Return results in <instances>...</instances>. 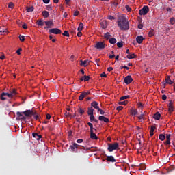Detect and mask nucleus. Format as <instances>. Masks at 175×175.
<instances>
[{
	"instance_id": "obj_9",
	"label": "nucleus",
	"mask_w": 175,
	"mask_h": 175,
	"mask_svg": "<svg viewBox=\"0 0 175 175\" xmlns=\"http://www.w3.org/2000/svg\"><path fill=\"white\" fill-rule=\"evenodd\" d=\"M33 112V111L29 109L23 111V114H24L26 117H31L33 114H35Z\"/></svg>"
},
{
	"instance_id": "obj_7",
	"label": "nucleus",
	"mask_w": 175,
	"mask_h": 175,
	"mask_svg": "<svg viewBox=\"0 0 175 175\" xmlns=\"http://www.w3.org/2000/svg\"><path fill=\"white\" fill-rule=\"evenodd\" d=\"M81 147L80 145L77 144V143H73L72 145L70 146V150H72V152H77V148Z\"/></svg>"
},
{
	"instance_id": "obj_41",
	"label": "nucleus",
	"mask_w": 175,
	"mask_h": 175,
	"mask_svg": "<svg viewBox=\"0 0 175 175\" xmlns=\"http://www.w3.org/2000/svg\"><path fill=\"white\" fill-rule=\"evenodd\" d=\"M107 18L108 20H116V18H115L114 16H111V15H108V16H107Z\"/></svg>"
},
{
	"instance_id": "obj_36",
	"label": "nucleus",
	"mask_w": 175,
	"mask_h": 175,
	"mask_svg": "<svg viewBox=\"0 0 175 175\" xmlns=\"http://www.w3.org/2000/svg\"><path fill=\"white\" fill-rule=\"evenodd\" d=\"M159 140H161V142H163L165 140V135L163 134H160L159 136Z\"/></svg>"
},
{
	"instance_id": "obj_39",
	"label": "nucleus",
	"mask_w": 175,
	"mask_h": 175,
	"mask_svg": "<svg viewBox=\"0 0 175 175\" xmlns=\"http://www.w3.org/2000/svg\"><path fill=\"white\" fill-rule=\"evenodd\" d=\"M8 8H10V9H14V4L12 2L9 3Z\"/></svg>"
},
{
	"instance_id": "obj_29",
	"label": "nucleus",
	"mask_w": 175,
	"mask_h": 175,
	"mask_svg": "<svg viewBox=\"0 0 175 175\" xmlns=\"http://www.w3.org/2000/svg\"><path fill=\"white\" fill-rule=\"evenodd\" d=\"M111 38V36L110 35V33L107 32L106 33L104 34V39H107L108 40V39Z\"/></svg>"
},
{
	"instance_id": "obj_42",
	"label": "nucleus",
	"mask_w": 175,
	"mask_h": 175,
	"mask_svg": "<svg viewBox=\"0 0 175 175\" xmlns=\"http://www.w3.org/2000/svg\"><path fill=\"white\" fill-rule=\"evenodd\" d=\"M168 111L170 113H173V111H174L173 106H168Z\"/></svg>"
},
{
	"instance_id": "obj_15",
	"label": "nucleus",
	"mask_w": 175,
	"mask_h": 175,
	"mask_svg": "<svg viewBox=\"0 0 175 175\" xmlns=\"http://www.w3.org/2000/svg\"><path fill=\"white\" fill-rule=\"evenodd\" d=\"M106 161H107V162H116V159H114V157L113 156H107Z\"/></svg>"
},
{
	"instance_id": "obj_26",
	"label": "nucleus",
	"mask_w": 175,
	"mask_h": 175,
	"mask_svg": "<svg viewBox=\"0 0 175 175\" xmlns=\"http://www.w3.org/2000/svg\"><path fill=\"white\" fill-rule=\"evenodd\" d=\"M109 42L111 44H116V43H117V40L115 38H109Z\"/></svg>"
},
{
	"instance_id": "obj_54",
	"label": "nucleus",
	"mask_w": 175,
	"mask_h": 175,
	"mask_svg": "<svg viewBox=\"0 0 175 175\" xmlns=\"http://www.w3.org/2000/svg\"><path fill=\"white\" fill-rule=\"evenodd\" d=\"M22 27L23 28V29H28V25H27V24L24 23L22 25Z\"/></svg>"
},
{
	"instance_id": "obj_47",
	"label": "nucleus",
	"mask_w": 175,
	"mask_h": 175,
	"mask_svg": "<svg viewBox=\"0 0 175 175\" xmlns=\"http://www.w3.org/2000/svg\"><path fill=\"white\" fill-rule=\"evenodd\" d=\"M125 8L126 9L127 12H132V8H131V7H129V5H126L125 6Z\"/></svg>"
},
{
	"instance_id": "obj_56",
	"label": "nucleus",
	"mask_w": 175,
	"mask_h": 175,
	"mask_svg": "<svg viewBox=\"0 0 175 175\" xmlns=\"http://www.w3.org/2000/svg\"><path fill=\"white\" fill-rule=\"evenodd\" d=\"M140 167H141V169L144 170V169H146V164H141L140 165Z\"/></svg>"
},
{
	"instance_id": "obj_12",
	"label": "nucleus",
	"mask_w": 175,
	"mask_h": 175,
	"mask_svg": "<svg viewBox=\"0 0 175 175\" xmlns=\"http://www.w3.org/2000/svg\"><path fill=\"white\" fill-rule=\"evenodd\" d=\"M91 107H94V109H96V110H98L100 108H99V103H98V102L96 101H93L92 103H91Z\"/></svg>"
},
{
	"instance_id": "obj_8",
	"label": "nucleus",
	"mask_w": 175,
	"mask_h": 175,
	"mask_svg": "<svg viewBox=\"0 0 175 175\" xmlns=\"http://www.w3.org/2000/svg\"><path fill=\"white\" fill-rule=\"evenodd\" d=\"M133 81V79H132V76L128 75L124 78V83L125 84H131Z\"/></svg>"
},
{
	"instance_id": "obj_53",
	"label": "nucleus",
	"mask_w": 175,
	"mask_h": 175,
	"mask_svg": "<svg viewBox=\"0 0 175 175\" xmlns=\"http://www.w3.org/2000/svg\"><path fill=\"white\" fill-rule=\"evenodd\" d=\"M122 109H124V107H122V106H118V107L116 108V110H118V111H120L122 110Z\"/></svg>"
},
{
	"instance_id": "obj_28",
	"label": "nucleus",
	"mask_w": 175,
	"mask_h": 175,
	"mask_svg": "<svg viewBox=\"0 0 175 175\" xmlns=\"http://www.w3.org/2000/svg\"><path fill=\"white\" fill-rule=\"evenodd\" d=\"M84 98H85V95L84 94V92H81L79 97V100H83Z\"/></svg>"
},
{
	"instance_id": "obj_57",
	"label": "nucleus",
	"mask_w": 175,
	"mask_h": 175,
	"mask_svg": "<svg viewBox=\"0 0 175 175\" xmlns=\"http://www.w3.org/2000/svg\"><path fill=\"white\" fill-rule=\"evenodd\" d=\"M100 77H107V75L103 72L100 74Z\"/></svg>"
},
{
	"instance_id": "obj_62",
	"label": "nucleus",
	"mask_w": 175,
	"mask_h": 175,
	"mask_svg": "<svg viewBox=\"0 0 175 175\" xmlns=\"http://www.w3.org/2000/svg\"><path fill=\"white\" fill-rule=\"evenodd\" d=\"M46 118V120H50V118H51V115H50V113H47Z\"/></svg>"
},
{
	"instance_id": "obj_5",
	"label": "nucleus",
	"mask_w": 175,
	"mask_h": 175,
	"mask_svg": "<svg viewBox=\"0 0 175 175\" xmlns=\"http://www.w3.org/2000/svg\"><path fill=\"white\" fill-rule=\"evenodd\" d=\"M49 33H54L55 35H59L62 33V31L58 28H53V29H49Z\"/></svg>"
},
{
	"instance_id": "obj_11",
	"label": "nucleus",
	"mask_w": 175,
	"mask_h": 175,
	"mask_svg": "<svg viewBox=\"0 0 175 175\" xmlns=\"http://www.w3.org/2000/svg\"><path fill=\"white\" fill-rule=\"evenodd\" d=\"M99 121H104V122H106V124H108V122H110V120L103 116H100L98 117Z\"/></svg>"
},
{
	"instance_id": "obj_13",
	"label": "nucleus",
	"mask_w": 175,
	"mask_h": 175,
	"mask_svg": "<svg viewBox=\"0 0 175 175\" xmlns=\"http://www.w3.org/2000/svg\"><path fill=\"white\" fill-rule=\"evenodd\" d=\"M16 116L21 120V121H25V120H27V118L24 116L21 112H16Z\"/></svg>"
},
{
	"instance_id": "obj_31",
	"label": "nucleus",
	"mask_w": 175,
	"mask_h": 175,
	"mask_svg": "<svg viewBox=\"0 0 175 175\" xmlns=\"http://www.w3.org/2000/svg\"><path fill=\"white\" fill-rule=\"evenodd\" d=\"M34 9H35V8H33V6L26 8V10H27V12H28V13H29L30 12H33Z\"/></svg>"
},
{
	"instance_id": "obj_2",
	"label": "nucleus",
	"mask_w": 175,
	"mask_h": 175,
	"mask_svg": "<svg viewBox=\"0 0 175 175\" xmlns=\"http://www.w3.org/2000/svg\"><path fill=\"white\" fill-rule=\"evenodd\" d=\"M120 147V144L118 142H115L114 144H108L107 150L109 152H113L114 150H117Z\"/></svg>"
},
{
	"instance_id": "obj_61",
	"label": "nucleus",
	"mask_w": 175,
	"mask_h": 175,
	"mask_svg": "<svg viewBox=\"0 0 175 175\" xmlns=\"http://www.w3.org/2000/svg\"><path fill=\"white\" fill-rule=\"evenodd\" d=\"M83 94H85V96H87L88 95H90V94H91V92H83Z\"/></svg>"
},
{
	"instance_id": "obj_63",
	"label": "nucleus",
	"mask_w": 175,
	"mask_h": 175,
	"mask_svg": "<svg viewBox=\"0 0 175 175\" xmlns=\"http://www.w3.org/2000/svg\"><path fill=\"white\" fill-rule=\"evenodd\" d=\"M46 9H47L48 10H49V11L53 10V8H51V5H47V6H46Z\"/></svg>"
},
{
	"instance_id": "obj_1",
	"label": "nucleus",
	"mask_w": 175,
	"mask_h": 175,
	"mask_svg": "<svg viewBox=\"0 0 175 175\" xmlns=\"http://www.w3.org/2000/svg\"><path fill=\"white\" fill-rule=\"evenodd\" d=\"M117 24L121 31L129 29V21L124 15H118Z\"/></svg>"
},
{
	"instance_id": "obj_20",
	"label": "nucleus",
	"mask_w": 175,
	"mask_h": 175,
	"mask_svg": "<svg viewBox=\"0 0 175 175\" xmlns=\"http://www.w3.org/2000/svg\"><path fill=\"white\" fill-rule=\"evenodd\" d=\"M83 28H84V24L83 23H79L77 28L78 32H81V31H83Z\"/></svg>"
},
{
	"instance_id": "obj_34",
	"label": "nucleus",
	"mask_w": 175,
	"mask_h": 175,
	"mask_svg": "<svg viewBox=\"0 0 175 175\" xmlns=\"http://www.w3.org/2000/svg\"><path fill=\"white\" fill-rule=\"evenodd\" d=\"M131 113L132 114V116H136L137 114V111L135 109H132L131 110Z\"/></svg>"
},
{
	"instance_id": "obj_18",
	"label": "nucleus",
	"mask_w": 175,
	"mask_h": 175,
	"mask_svg": "<svg viewBox=\"0 0 175 175\" xmlns=\"http://www.w3.org/2000/svg\"><path fill=\"white\" fill-rule=\"evenodd\" d=\"M100 25L103 29H106V28H107V22H106V21H103L100 23Z\"/></svg>"
},
{
	"instance_id": "obj_44",
	"label": "nucleus",
	"mask_w": 175,
	"mask_h": 175,
	"mask_svg": "<svg viewBox=\"0 0 175 175\" xmlns=\"http://www.w3.org/2000/svg\"><path fill=\"white\" fill-rule=\"evenodd\" d=\"M19 39H20L21 42H24V40H25V36L20 35Z\"/></svg>"
},
{
	"instance_id": "obj_58",
	"label": "nucleus",
	"mask_w": 175,
	"mask_h": 175,
	"mask_svg": "<svg viewBox=\"0 0 175 175\" xmlns=\"http://www.w3.org/2000/svg\"><path fill=\"white\" fill-rule=\"evenodd\" d=\"M162 99L163 100H166V99H167V96H166L165 94H163L162 96Z\"/></svg>"
},
{
	"instance_id": "obj_33",
	"label": "nucleus",
	"mask_w": 175,
	"mask_h": 175,
	"mask_svg": "<svg viewBox=\"0 0 175 175\" xmlns=\"http://www.w3.org/2000/svg\"><path fill=\"white\" fill-rule=\"evenodd\" d=\"M165 81L167 83V84H173V81H172V79H170V77H168L165 79Z\"/></svg>"
},
{
	"instance_id": "obj_25",
	"label": "nucleus",
	"mask_w": 175,
	"mask_h": 175,
	"mask_svg": "<svg viewBox=\"0 0 175 175\" xmlns=\"http://www.w3.org/2000/svg\"><path fill=\"white\" fill-rule=\"evenodd\" d=\"M88 116L94 115V108L92 107L88 108Z\"/></svg>"
},
{
	"instance_id": "obj_64",
	"label": "nucleus",
	"mask_w": 175,
	"mask_h": 175,
	"mask_svg": "<svg viewBox=\"0 0 175 175\" xmlns=\"http://www.w3.org/2000/svg\"><path fill=\"white\" fill-rule=\"evenodd\" d=\"M165 144H170V139H166Z\"/></svg>"
},
{
	"instance_id": "obj_43",
	"label": "nucleus",
	"mask_w": 175,
	"mask_h": 175,
	"mask_svg": "<svg viewBox=\"0 0 175 175\" xmlns=\"http://www.w3.org/2000/svg\"><path fill=\"white\" fill-rule=\"evenodd\" d=\"M170 24H172V25H174V24L175 23V18H171L170 19Z\"/></svg>"
},
{
	"instance_id": "obj_6",
	"label": "nucleus",
	"mask_w": 175,
	"mask_h": 175,
	"mask_svg": "<svg viewBox=\"0 0 175 175\" xmlns=\"http://www.w3.org/2000/svg\"><path fill=\"white\" fill-rule=\"evenodd\" d=\"M45 25H46L44 27V29H49L50 28H53V27H54V23L52 21H45Z\"/></svg>"
},
{
	"instance_id": "obj_51",
	"label": "nucleus",
	"mask_w": 175,
	"mask_h": 175,
	"mask_svg": "<svg viewBox=\"0 0 175 175\" xmlns=\"http://www.w3.org/2000/svg\"><path fill=\"white\" fill-rule=\"evenodd\" d=\"M157 129V127L155 126H151L150 127V132H154Z\"/></svg>"
},
{
	"instance_id": "obj_52",
	"label": "nucleus",
	"mask_w": 175,
	"mask_h": 175,
	"mask_svg": "<svg viewBox=\"0 0 175 175\" xmlns=\"http://www.w3.org/2000/svg\"><path fill=\"white\" fill-rule=\"evenodd\" d=\"M94 132H96V129L94 128V125H93V126H90V133L94 132Z\"/></svg>"
},
{
	"instance_id": "obj_17",
	"label": "nucleus",
	"mask_w": 175,
	"mask_h": 175,
	"mask_svg": "<svg viewBox=\"0 0 175 175\" xmlns=\"http://www.w3.org/2000/svg\"><path fill=\"white\" fill-rule=\"evenodd\" d=\"M127 58L129 59H133V58H137V55L135 53H130L129 55H127Z\"/></svg>"
},
{
	"instance_id": "obj_3",
	"label": "nucleus",
	"mask_w": 175,
	"mask_h": 175,
	"mask_svg": "<svg viewBox=\"0 0 175 175\" xmlns=\"http://www.w3.org/2000/svg\"><path fill=\"white\" fill-rule=\"evenodd\" d=\"M150 10V8H148V6L144 5L141 10L139 11V16H146L147 13H148Z\"/></svg>"
},
{
	"instance_id": "obj_37",
	"label": "nucleus",
	"mask_w": 175,
	"mask_h": 175,
	"mask_svg": "<svg viewBox=\"0 0 175 175\" xmlns=\"http://www.w3.org/2000/svg\"><path fill=\"white\" fill-rule=\"evenodd\" d=\"M117 46H118V47L121 49V47H122V46H124V42H122V41L118 42L117 43Z\"/></svg>"
},
{
	"instance_id": "obj_60",
	"label": "nucleus",
	"mask_w": 175,
	"mask_h": 175,
	"mask_svg": "<svg viewBox=\"0 0 175 175\" xmlns=\"http://www.w3.org/2000/svg\"><path fill=\"white\" fill-rule=\"evenodd\" d=\"M79 113H81V114H84V110L82 109L81 108H80L79 110Z\"/></svg>"
},
{
	"instance_id": "obj_14",
	"label": "nucleus",
	"mask_w": 175,
	"mask_h": 175,
	"mask_svg": "<svg viewBox=\"0 0 175 175\" xmlns=\"http://www.w3.org/2000/svg\"><path fill=\"white\" fill-rule=\"evenodd\" d=\"M137 43L139 44H142L143 43V40H144V38L142 37V36H138L136 38Z\"/></svg>"
},
{
	"instance_id": "obj_59",
	"label": "nucleus",
	"mask_w": 175,
	"mask_h": 175,
	"mask_svg": "<svg viewBox=\"0 0 175 175\" xmlns=\"http://www.w3.org/2000/svg\"><path fill=\"white\" fill-rule=\"evenodd\" d=\"M22 51L21 48L18 49L16 51V53L18 54V55H20V54H21V51Z\"/></svg>"
},
{
	"instance_id": "obj_10",
	"label": "nucleus",
	"mask_w": 175,
	"mask_h": 175,
	"mask_svg": "<svg viewBox=\"0 0 175 175\" xmlns=\"http://www.w3.org/2000/svg\"><path fill=\"white\" fill-rule=\"evenodd\" d=\"M3 96H8V98H12V94L10 93L3 92L1 95V100H6V98H3Z\"/></svg>"
},
{
	"instance_id": "obj_38",
	"label": "nucleus",
	"mask_w": 175,
	"mask_h": 175,
	"mask_svg": "<svg viewBox=\"0 0 175 175\" xmlns=\"http://www.w3.org/2000/svg\"><path fill=\"white\" fill-rule=\"evenodd\" d=\"M119 105H123L125 106V105H128V100L120 101V102H119Z\"/></svg>"
},
{
	"instance_id": "obj_22",
	"label": "nucleus",
	"mask_w": 175,
	"mask_h": 175,
	"mask_svg": "<svg viewBox=\"0 0 175 175\" xmlns=\"http://www.w3.org/2000/svg\"><path fill=\"white\" fill-rule=\"evenodd\" d=\"M42 14L43 17H44V18H47L48 17L50 16V14L47 11H43L42 12Z\"/></svg>"
},
{
	"instance_id": "obj_49",
	"label": "nucleus",
	"mask_w": 175,
	"mask_h": 175,
	"mask_svg": "<svg viewBox=\"0 0 175 175\" xmlns=\"http://www.w3.org/2000/svg\"><path fill=\"white\" fill-rule=\"evenodd\" d=\"M139 120H144V113H142L139 116H138Z\"/></svg>"
},
{
	"instance_id": "obj_46",
	"label": "nucleus",
	"mask_w": 175,
	"mask_h": 175,
	"mask_svg": "<svg viewBox=\"0 0 175 175\" xmlns=\"http://www.w3.org/2000/svg\"><path fill=\"white\" fill-rule=\"evenodd\" d=\"M62 35H63L64 36L69 37V31H64V32L62 33Z\"/></svg>"
},
{
	"instance_id": "obj_40",
	"label": "nucleus",
	"mask_w": 175,
	"mask_h": 175,
	"mask_svg": "<svg viewBox=\"0 0 175 175\" xmlns=\"http://www.w3.org/2000/svg\"><path fill=\"white\" fill-rule=\"evenodd\" d=\"M83 81H90V76L85 75L83 77Z\"/></svg>"
},
{
	"instance_id": "obj_21",
	"label": "nucleus",
	"mask_w": 175,
	"mask_h": 175,
	"mask_svg": "<svg viewBox=\"0 0 175 175\" xmlns=\"http://www.w3.org/2000/svg\"><path fill=\"white\" fill-rule=\"evenodd\" d=\"M10 94H11V96H14L17 95V90L16 89H12V90L10 91Z\"/></svg>"
},
{
	"instance_id": "obj_19",
	"label": "nucleus",
	"mask_w": 175,
	"mask_h": 175,
	"mask_svg": "<svg viewBox=\"0 0 175 175\" xmlns=\"http://www.w3.org/2000/svg\"><path fill=\"white\" fill-rule=\"evenodd\" d=\"M33 137H35L36 140H39L40 139H42V135L38 134L37 133H33Z\"/></svg>"
},
{
	"instance_id": "obj_16",
	"label": "nucleus",
	"mask_w": 175,
	"mask_h": 175,
	"mask_svg": "<svg viewBox=\"0 0 175 175\" xmlns=\"http://www.w3.org/2000/svg\"><path fill=\"white\" fill-rule=\"evenodd\" d=\"M90 138H92V140H98V136H96L94 131L90 133Z\"/></svg>"
},
{
	"instance_id": "obj_35",
	"label": "nucleus",
	"mask_w": 175,
	"mask_h": 175,
	"mask_svg": "<svg viewBox=\"0 0 175 175\" xmlns=\"http://www.w3.org/2000/svg\"><path fill=\"white\" fill-rule=\"evenodd\" d=\"M130 96L127 95V96H124L120 97V100L122 101V100H125V99H129Z\"/></svg>"
},
{
	"instance_id": "obj_50",
	"label": "nucleus",
	"mask_w": 175,
	"mask_h": 175,
	"mask_svg": "<svg viewBox=\"0 0 175 175\" xmlns=\"http://www.w3.org/2000/svg\"><path fill=\"white\" fill-rule=\"evenodd\" d=\"M80 14V12L79 11H75L73 14V16L75 17H77V16H79V14Z\"/></svg>"
},
{
	"instance_id": "obj_30",
	"label": "nucleus",
	"mask_w": 175,
	"mask_h": 175,
	"mask_svg": "<svg viewBox=\"0 0 175 175\" xmlns=\"http://www.w3.org/2000/svg\"><path fill=\"white\" fill-rule=\"evenodd\" d=\"M80 65L81 66H87V63L88 62V60H85V61H83V60H80Z\"/></svg>"
},
{
	"instance_id": "obj_48",
	"label": "nucleus",
	"mask_w": 175,
	"mask_h": 175,
	"mask_svg": "<svg viewBox=\"0 0 175 175\" xmlns=\"http://www.w3.org/2000/svg\"><path fill=\"white\" fill-rule=\"evenodd\" d=\"M90 120L91 122H93L94 120H95V116H94V115H90Z\"/></svg>"
},
{
	"instance_id": "obj_4",
	"label": "nucleus",
	"mask_w": 175,
	"mask_h": 175,
	"mask_svg": "<svg viewBox=\"0 0 175 175\" xmlns=\"http://www.w3.org/2000/svg\"><path fill=\"white\" fill-rule=\"evenodd\" d=\"M94 47L95 49H97V50H103V49H105V42H98L96 44Z\"/></svg>"
},
{
	"instance_id": "obj_27",
	"label": "nucleus",
	"mask_w": 175,
	"mask_h": 175,
	"mask_svg": "<svg viewBox=\"0 0 175 175\" xmlns=\"http://www.w3.org/2000/svg\"><path fill=\"white\" fill-rule=\"evenodd\" d=\"M154 35H155V30L151 29L148 32V36L149 38H152V36H154Z\"/></svg>"
},
{
	"instance_id": "obj_23",
	"label": "nucleus",
	"mask_w": 175,
	"mask_h": 175,
	"mask_svg": "<svg viewBox=\"0 0 175 175\" xmlns=\"http://www.w3.org/2000/svg\"><path fill=\"white\" fill-rule=\"evenodd\" d=\"M36 24L38 25V27H43V25H44V22L40 19L37 21Z\"/></svg>"
},
{
	"instance_id": "obj_24",
	"label": "nucleus",
	"mask_w": 175,
	"mask_h": 175,
	"mask_svg": "<svg viewBox=\"0 0 175 175\" xmlns=\"http://www.w3.org/2000/svg\"><path fill=\"white\" fill-rule=\"evenodd\" d=\"M153 118H154V120H160L161 118V113H159V112H157L154 116H153Z\"/></svg>"
},
{
	"instance_id": "obj_32",
	"label": "nucleus",
	"mask_w": 175,
	"mask_h": 175,
	"mask_svg": "<svg viewBox=\"0 0 175 175\" xmlns=\"http://www.w3.org/2000/svg\"><path fill=\"white\" fill-rule=\"evenodd\" d=\"M8 32L9 31H8V29H6V28H4V29L0 30V33H3V35H6V33H8Z\"/></svg>"
},
{
	"instance_id": "obj_45",
	"label": "nucleus",
	"mask_w": 175,
	"mask_h": 175,
	"mask_svg": "<svg viewBox=\"0 0 175 175\" xmlns=\"http://www.w3.org/2000/svg\"><path fill=\"white\" fill-rule=\"evenodd\" d=\"M34 114H33L32 116H33L35 120H39V116H38V114L36 113V112H33Z\"/></svg>"
},
{
	"instance_id": "obj_55",
	"label": "nucleus",
	"mask_w": 175,
	"mask_h": 175,
	"mask_svg": "<svg viewBox=\"0 0 175 175\" xmlns=\"http://www.w3.org/2000/svg\"><path fill=\"white\" fill-rule=\"evenodd\" d=\"M98 111L100 112V114L103 115L105 114V111L103 110H102V109L99 108V109L98 110Z\"/></svg>"
}]
</instances>
